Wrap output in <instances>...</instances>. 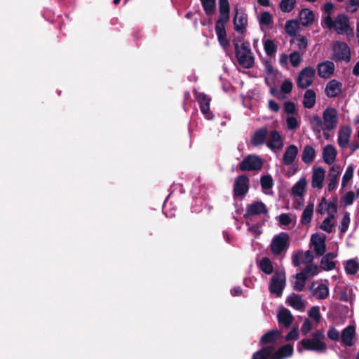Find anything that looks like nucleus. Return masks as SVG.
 <instances>
[{
	"label": "nucleus",
	"mask_w": 359,
	"mask_h": 359,
	"mask_svg": "<svg viewBox=\"0 0 359 359\" xmlns=\"http://www.w3.org/2000/svg\"><path fill=\"white\" fill-rule=\"evenodd\" d=\"M315 70L311 67L303 69L297 79V84L300 88H306L309 86L313 80Z\"/></svg>",
	"instance_id": "17"
},
{
	"label": "nucleus",
	"mask_w": 359,
	"mask_h": 359,
	"mask_svg": "<svg viewBox=\"0 0 359 359\" xmlns=\"http://www.w3.org/2000/svg\"><path fill=\"white\" fill-rule=\"evenodd\" d=\"M194 94L199 104L201 112L205 115L206 118L212 119L213 114L210 110L211 98L204 93L198 92L196 90H194Z\"/></svg>",
	"instance_id": "15"
},
{
	"label": "nucleus",
	"mask_w": 359,
	"mask_h": 359,
	"mask_svg": "<svg viewBox=\"0 0 359 359\" xmlns=\"http://www.w3.org/2000/svg\"><path fill=\"white\" fill-rule=\"evenodd\" d=\"M280 225H288L291 223L292 219L287 214L283 213L278 217Z\"/></svg>",
	"instance_id": "57"
},
{
	"label": "nucleus",
	"mask_w": 359,
	"mask_h": 359,
	"mask_svg": "<svg viewBox=\"0 0 359 359\" xmlns=\"http://www.w3.org/2000/svg\"><path fill=\"white\" fill-rule=\"evenodd\" d=\"M260 184L263 190L271 189L273 185L272 177L270 175L262 176L260 179Z\"/></svg>",
	"instance_id": "42"
},
{
	"label": "nucleus",
	"mask_w": 359,
	"mask_h": 359,
	"mask_svg": "<svg viewBox=\"0 0 359 359\" xmlns=\"http://www.w3.org/2000/svg\"><path fill=\"white\" fill-rule=\"evenodd\" d=\"M311 126L316 136L319 138L323 134L326 140L330 138L328 131L334 130L338 124L337 111L332 107L326 108L323 113V118L313 115L310 121Z\"/></svg>",
	"instance_id": "1"
},
{
	"label": "nucleus",
	"mask_w": 359,
	"mask_h": 359,
	"mask_svg": "<svg viewBox=\"0 0 359 359\" xmlns=\"http://www.w3.org/2000/svg\"><path fill=\"white\" fill-rule=\"evenodd\" d=\"M326 236L324 234L315 233L311 236V241L313 245V250L318 256L323 255L326 250Z\"/></svg>",
	"instance_id": "20"
},
{
	"label": "nucleus",
	"mask_w": 359,
	"mask_h": 359,
	"mask_svg": "<svg viewBox=\"0 0 359 359\" xmlns=\"http://www.w3.org/2000/svg\"><path fill=\"white\" fill-rule=\"evenodd\" d=\"M352 130L349 126H344L340 128L338 132L337 142L341 148H346L348 146Z\"/></svg>",
	"instance_id": "25"
},
{
	"label": "nucleus",
	"mask_w": 359,
	"mask_h": 359,
	"mask_svg": "<svg viewBox=\"0 0 359 359\" xmlns=\"http://www.w3.org/2000/svg\"><path fill=\"white\" fill-rule=\"evenodd\" d=\"M308 45L307 39L300 34L293 32V48H298V50H293V67L298 66L302 61V55L305 53Z\"/></svg>",
	"instance_id": "8"
},
{
	"label": "nucleus",
	"mask_w": 359,
	"mask_h": 359,
	"mask_svg": "<svg viewBox=\"0 0 359 359\" xmlns=\"http://www.w3.org/2000/svg\"><path fill=\"white\" fill-rule=\"evenodd\" d=\"M235 54L239 65L245 69L252 68L255 63V57L248 41H243L239 46L236 41H233Z\"/></svg>",
	"instance_id": "4"
},
{
	"label": "nucleus",
	"mask_w": 359,
	"mask_h": 359,
	"mask_svg": "<svg viewBox=\"0 0 359 359\" xmlns=\"http://www.w3.org/2000/svg\"><path fill=\"white\" fill-rule=\"evenodd\" d=\"M229 20L218 19L216 22L215 32L219 44L226 48L229 46V41L226 38V32L225 29V24Z\"/></svg>",
	"instance_id": "18"
},
{
	"label": "nucleus",
	"mask_w": 359,
	"mask_h": 359,
	"mask_svg": "<svg viewBox=\"0 0 359 359\" xmlns=\"http://www.w3.org/2000/svg\"><path fill=\"white\" fill-rule=\"evenodd\" d=\"M334 226V217H328L325 218L322 224L320 225L321 229L323 231L330 233L332 231V228Z\"/></svg>",
	"instance_id": "45"
},
{
	"label": "nucleus",
	"mask_w": 359,
	"mask_h": 359,
	"mask_svg": "<svg viewBox=\"0 0 359 359\" xmlns=\"http://www.w3.org/2000/svg\"><path fill=\"white\" fill-rule=\"evenodd\" d=\"M314 20V14L309 9H302L299 15V22L304 26H308Z\"/></svg>",
	"instance_id": "31"
},
{
	"label": "nucleus",
	"mask_w": 359,
	"mask_h": 359,
	"mask_svg": "<svg viewBox=\"0 0 359 359\" xmlns=\"http://www.w3.org/2000/svg\"><path fill=\"white\" fill-rule=\"evenodd\" d=\"M355 199V194L353 191H348L342 197H341V202L345 205H350L353 203V201Z\"/></svg>",
	"instance_id": "51"
},
{
	"label": "nucleus",
	"mask_w": 359,
	"mask_h": 359,
	"mask_svg": "<svg viewBox=\"0 0 359 359\" xmlns=\"http://www.w3.org/2000/svg\"><path fill=\"white\" fill-rule=\"evenodd\" d=\"M309 316L311 318L316 324H318L321 320V315L320 313V309L318 306H313L309 311Z\"/></svg>",
	"instance_id": "46"
},
{
	"label": "nucleus",
	"mask_w": 359,
	"mask_h": 359,
	"mask_svg": "<svg viewBox=\"0 0 359 359\" xmlns=\"http://www.w3.org/2000/svg\"><path fill=\"white\" fill-rule=\"evenodd\" d=\"M233 25L235 30L238 33L243 34L245 31L248 25L247 15L244 13L236 10L233 18Z\"/></svg>",
	"instance_id": "24"
},
{
	"label": "nucleus",
	"mask_w": 359,
	"mask_h": 359,
	"mask_svg": "<svg viewBox=\"0 0 359 359\" xmlns=\"http://www.w3.org/2000/svg\"><path fill=\"white\" fill-rule=\"evenodd\" d=\"M325 177V170L323 168H313L311 177L312 187L318 190L321 189L323 187Z\"/></svg>",
	"instance_id": "22"
},
{
	"label": "nucleus",
	"mask_w": 359,
	"mask_h": 359,
	"mask_svg": "<svg viewBox=\"0 0 359 359\" xmlns=\"http://www.w3.org/2000/svg\"><path fill=\"white\" fill-rule=\"evenodd\" d=\"M350 223V215L349 213L346 212L344 214L343 218L341 221L339 229L341 233H344L348 229Z\"/></svg>",
	"instance_id": "49"
},
{
	"label": "nucleus",
	"mask_w": 359,
	"mask_h": 359,
	"mask_svg": "<svg viewBox=\"0 0 359 359\" xmlns=\"http://www.w3.org/2000/svg\"><path fill=\"white\" fill-rule=\"evenodd\" d=\"M307 185V180L305 176H302L299 180L293 186V201L295 200L297 205L294 206L297 208L304 203V194L305 188Z\"/></svg>",
	"instance_id": "16"
},
{
	"label": "nucleus",
	"mask_w": 359,
	"mask_h": 359,
	"mask_svg": "<svg viewBox=\"0 0 359 359\" xmlns=\"http://www.w3.org/2000/svg\"><path fill=\"white\" fill-rule=\"evenodd\" d=\"M353 172H354V168L352 165H349L345 173L343 175L342 177V182H341V187L344 188L347 186L349 181L352 179L353 176Z\"/></svg>",
	"instance_id": "41"
},
{
	"label": "nucleus",
	"mask_w": 359,
	"mask_h": 359,
	"mask_svg": "<svg viewBox=\"0 0 359 359\" xmlns=\"http://www.w3.org/2000/svg\"><path fill=\"white\" fill-rule=\"evenodd\" d=\"M357 6H359V0H350L347 6V10L354 13L357 11Z\"/></svg>",
	"instance_id": "61"
},
{
	"label": "nucleus",
	"mask_w": 359,
	"mask_h": 359,
	"mask_svg": "<svg viewBox=\"0 0 359 359\" xmlns=\"http://www.w3.org/2000/svg\"><path fill=\"white\" fill-rule=\"evenodd\" d=\"M337 205L335 202L327 203L326 212L329 215V217L334 218V215L337 212Z\"/></svg>",
	"instance_id": "55"
},
{
	"label": "nucleus",
	"mask_w": 359,
	"mask_h": 359,
	"mask_svg": "<svg viewBox=\"0 0 359 359\" xmlns=\"http://www.w3.org/2000/svg\"><path fill=\"white\" fill-rule=\"evenodd\" d=\"M311 329H312V324H311V321L309 319H306L302 325V327H301L302 332L304 334H306L311 330Z\"/></svg>",
	"instance_id": "58"
},
{
	"label": "nucleus",
	"mask_w": 359,
	"mask_h": 359,
	"mask_svg": "<svg viewBox=\"0 0 359 359\" xmlns=\"http://www.w3.org/2000/svg\"><path fill=\"white\" fill-rule=\"evenodd\" d=\"M316 103V93L312 90H308L306 91L304 96L303 104L304 106L306 108H312Z\"/></svg>",
	"instance_id": "35"
},
{
	"label": "nucleus",
	"mask_w": 359,
	"mask_h": 359,
	"mask_svg": "<svg viewBox=\"0 0 359 359\" xmlns=\"http://www.w3.org/2000/svg\"><path fill=\"white\" fill-rule=\"evenodd\" d=\"M327 337L331 340L337 341L340 337L339 332L334 327H331L327 332Z\"/></svg>",
	"instance_id": "56"
},
{
	"label": "nucleus",
	"mask_w": 359,
	"mask_h": 359,
	"mask_svg": "<svg viewBox=\"0 0 359 359\" xmlns=\"http://www.w3.org/2000/svg\"><path fill=\"white\" fill-rule=\"evenodd\" d=\"M318 273V267L317 265L308 264L300 273L296 275L294 288L298 291H302L305 287L307 279Z\"/></svg>",
	"instance_id": "7"
},
{
	"label": "nucleus",
	"mask_w": 359,
	"mask_h": 359,
	"mask_svg": "<svg viewBox=\"0 0 359 359\" xmlns=\"http://www.w3.org/2000/svg\"><path fill=\"white\" fill-rule=\"evenodd\" d=\"M273 22L272 16L270 13L264 11L261 14L259 18V24L264 25H269Z\"/></svg>",
	"instance_id": "50"
},
{
	"label": "nucleus",
	"mask_w": 359,
	"mask_h": 359,
	"mask_svg": "<svg viewBox=\"0 0 359 359\" xmlns=\"http://www.w3.org/2000/svg\"><path fill=\"white\" fill-rule=\"evenodd\" d=\"M315 157V150L311 146L304 147L302 154V161L305 163H311Z\"/></svg>",
	"instance_id": "38"
},
{
	"label": "nucleus",
	"mask_w": 359,
	"mask_h": 359,
	"mask_svg": "<svg viewBox=\"0 0 359 359\" xmlns=\"http://www.w3.org/2000/svg\"><path fill=\"white\" fill-rule=\"evenodd\" d=\"M269 148L271 149H281L283 147V140L281 136L276 130L271 131L270 134V138L266 143Z\"/></svg>",
	"instance_id": "29"
},
{
	"label": "nucleus",
	"mask_w": 359,
	"mask_h": 359,
	"mask_svg": "<svg viewBox=\"0 0 359 359\" xmlns=\"http://www.w3.org/2000/svg\"><path fill=\"white\" fill-rule=\"evenodd\" d=\"M250 187L249 177L245 175L238 176L233 184V196L234 197H243L248 192Z\"/></svg>",
	"instance_id": "14"
},
{
	"label": "nucleus",
	"mask_w": 359,
	"mask_h": 359,
	"mask_svg": "<svg viewBox=\"0 0 359 359\" xmlns=\"http://www.w3.org/2000/svg\"><path fill=\"white\" fill-rule=\"evenodd\" d=\"M277 320L280 327L279 330L289 329L292 325V313L290 311L281 306L277 314Z\"/></svg>",
	"instance_id": "19"
},
{
	"label": "nucleus",
	"mask_w": 359,
	"mask_h": 359,
	"mask_svg": "<svg viewBox=\"0 0 359 359\" xmlns=\"http://www.w3.org/2000/svg\"><path fill=\"white\" fill-rule=\"evenodd\" d=\"M273 345L264 346L254 353L252 359H283L292 355V344L282 346L277 351Z\"/></svg>",
	"instance_id": "2"
},
{
	"label": "nucleus",
	"mask_w": 359,
	"mask_h": 359,
	"mask_svg": "<svg viewBox=\"0 0 359 359\" xmlns=\"http://www.w3.org/2000/svg\"><path fill=\"white\" fill-rule=\"evenodd\" d=\"M306 307V301L299 295L293 294V309L303 311Z\"/></svg>",
	"instance_id": "43"
},
{
	"label": "nucleus",
	"mask_w": 359,
	"mask_h": 359,
	"mask_svg": "<svg viewBox=\"0 0 359 359\" xmlns=\"http://www.w3.org/2000/svg\"><path fill=\"white\" fill-rule=\"evenodd\" d=\"M346 271L349 274H355L359 269V264L353 259L348 260L345 266Z\"/></svg>",
	"instance_id": "44"
},
{
	"label": "nucleus",
	"mask_w": 359,
	"mask_h": 359,
	"mask_svg": "<svg viewBox=\"0 0 359 359\" xmlns=\"http://www.w3.org/2000/svg\"><path fill=\"white\" fill-rule=\"evenodd\" d=\"M278 75H279V72H277V71L267 74L266 76V77H265V83H266V84L268 86H276V80L278 79Z\"/></svg>",
	"instance_id": "48"
},
{
	"label": "nucleus",
	"mask_w": 359,
	"mask_h": 359,
	"mask_svg": "<svg viewBox=\"0 0 359 359\" xmlns=\"http://www.w3.org/2000/svg\"><path fill=\"white\" fill-rule=\"evenodd\" d=\"M271 88L270 93L273 96L276 97L277 98L280 100H283L285 98V96L281 95V92L280 91V89H278L276 86H269Z\"/></svg>",
	"instance_id": "62"
},
{
	"label": "nucleus",
	"mask_w": 359,
	"mask_h": 359,
	"mask_svg": "<svg viewBox=\"0 0 359 359\" xmlns=\"http://www.w3.org/2000/svg\"><path fill=\"white\" fill-rule=\"evenodd\" d=\"M269 108L273 111H278L280 110V107L278 103H276L274 100H270L269 101Z\"/></svg>",
	"instance_id": "64"
},
{
	"label": "nucleus",
	"mask_w": 359,
	"mask_h": 359,
	"mask_svg": "<svg viewBox=\"0 0 359 359\" xmlns=\"http://www.w3.org/2000/svg\"><path fill=\"white\" fill-rule=\"evenodd\" d=\"M284 114H287L286 123L289 130H292V101L289 100L285 102Z\"/></svg>",
	"instance_id": "39"
},
{
	"label": "nucleus",
	"mask_w": 359,
	"mask_h": 359,
	"mask_svg": "<svg viewBox=\"0 0 359 359\" xmlns=\"http://www.w3.org/2000/svg\"><path fill=\"white\" fill-rule=\"evenodd\" d=\"M263 166V161L260 157L256 155H248L239 163L238 168L241 171L259 170Z\"/></svg>",
	"instance_id": "12"
},
{
	"label": "nucleus",
	"mask_w": 359,
	"mask_h": 359,
	"mask_svg": "<svg viewBox=\"0 0 359 359\" xmlns=\"http://www.w3.org/2000/svg\"><path fill=\"white\" fill-rule=\"evenodd\" d=\"M325 334L323 330H318L312 334L311 339H302L297 345V351L302 353L304 350L314 351L323 353L327 350V345L323 341Z\"/></svg>",
	"instance_id": "3"
},
{
	"label": "nucleus",
	"mask_w": 359,
	"mask_h": 359,
	"mask_svg": "<svg viewBox=\"0 0 359 359\" xmlns=\"http://www.w3.org/2000/svg\"><path fill=\"white\" fill-rule=\"evenodd\" d=\"M219 19L229 20L230 5L229 0H219Z\"/></svg>",
	"instance_id": "32"
},
{
	"label": "nucleus",
	"mask_w": 359,
	"mask_h": 359,
	"mask_svg": "<svg viewBox=\"0 0 359 359\" xmlns=\"http://www.w3.org/2000/svg\"><path fill=\"white\" fill-rule=\"evenodd\" d=\"M327 206V202L325 198L321 199L320 203L318 204L317 207V211L319 213H323L326 212V208Z\"/></svg>",
	"instance_id": "63"
},
{
	"label": "nucleus",
	"mask_w": 359,
	"mask_h": 359,
	"mask_svg": "<svg viewBox=\"0 0 359 359\" xmlns=\"http://www.w3.org/2000/svg\"><path fill=\"white\" fill-rule=\"evenodd\" d=\"M285 287V273L280 271L275 272V273L272 276L269 283V292L271 294H275L277 297H280Z\"/></svg>",
	"instance_id": "10"
},
{
	"label": "nucleus",
	"mask_w": 359,
	"mask_h": 359,
	"mask_svg": "<svg viewBox=\"0 0 359 359\" xmlns=\"http://www.w3.org/2000/svg\"><path fill=\"white\" fill-rule=\"evenodd\" d=\"M332 59L335 61L349 62L351 60V50L348 46L341 41L334 43Z\"/></svg>",
	"instance_id": "13"
},
{
	"label": "nucleus",
	"mask_w": 359,
	"mask_h": 359,
	"mask_svg": "<svg viewBox=\"0 0 359 359\" xmlns=\"http://www.w3.org/2000/svg\"><path fill=\"white\" fill-rule=\"evenodd\" d=\"M355 327L349 325L346 327L342 332L341 339L342 343L348 346H351L353 344V337L355 335Z\"/></svg>",
	"instance_id": "30"
},
{
	"label": "nucleus",
	"mask_w": 359,
	"mask_h": 359,
	"mask_svg": "<svg viewBox=\"0 0 359 359\" xmlns=\"http://www.w3.org/2000/svg\"><path fill=\"white\" fill-rule=\"evenodd\" d=\"M260 269L266 274H271L273 271L272 263L269 258L263 257L260 261Z\"/></svg>",
	"instance_id": "37"
},
{
	"label": "nucleus",
	"mask_w": 359,
	"mask_h": 359,
	"mask_svg": "<svg viewBox=\"0 0 359 359\" xmlns=\"http://www.w3.org/2000/svg\"><path fill=\"white\" fill-rule=\"evenodd\" d=\"M282 330H271L263 334L259 341V345L269 346L271 344L278 345L284 341H292V329H290L284 337Z\"/></svg>",
	"instance_id": "5"
},
{
	"label": "nucleus",
	"mask_w": 359,
	"mask_h": 359,
	"mask_svg": "<svg viewBox=\"0 0 359 359\" xmlns=\"http://www.w3.org/2000/svg\"><path fill=\"white\" fill-rule=\"evenodd\" d=\"M267 213V207L263 202L254 201L246 205L245 212L243 215V217L247 219L246 225H250V222H252V217L254 216Z\"/></svg>",
	"instance_id": "11"
},
{
	"label": "nucleus",
	"mask_w": 359,
	"mask_h": 359,
	"mask_svg": "<svg viewBox=\"0 0 359 359\" xmlns=\"http://www.w3.org/2000/svg\"><path fill=\"white\" fill-rule=\"evenodd\" d=\"M337 154L336 148L332 144H327L323 149V158L327 164L331 165L335 161Z\"/></svg>",
	"instance_id": "28"
},
{
	"label": "nucleus",
	"mask_w": 359,
	"mask_h": 359,
	"mask_svg": "<svg viewBox=\"0 0 359 359\" xmlns=\"http://www.w3.org/2000/svg\"><path fill=\"white\" fill-rule=\"evenodd\" d=\"M283 163L286 165H292V144L289 145L283 155Z\"/></svg>",
	"instance_id": "53"
},
{
	"label": "nucleus",
	"mask_w": 359,
	"mask_h": 359,
	"mask_svg": "<svg viewBox=\"0 0 359 359\" xmlns=\"http://www.w3.org/2000/svg\"><path fill=\"white\" fill-rule=\"evenodd\" d=\"M280 91L282 96L290 93L292 91V81L289 79L285 80L281 85Z\"/></svg>",
	"instance_id": "52"
},
{
	"label": "nucleus",
	"mask_w": 359,
	"mask_h": 359,
	"mask_svg": "<svg viewBox=\"0 0 359 359\" xmlns=\"http://www.w3.org/2000/svg\"><path fill=\"white\" fill-rule=\"evenodd\" d=\"M205 13L212 15L216 10V0H200Z\"/></svg>",
	"instance_id": "34"
},
{
	"label": "nucleus",
	"mask_w": 359,
	"mask_h": 359,
	"mask_svg": "<svg viewBox=\"0 0 359 359\" xmlns=\"http://www.w3.org/2000/svg\"><path fill=\"white\" fill-rule=\"evenodd\" d=\"M279 7L284 13L292 11V0H281Z\"/></svg>",
	"instance_id": "54"
},
{
	"label": "nucleus",
	"mask_w": 359,
	"mask_h": 359,
	"mask_svg": "<svg viewBox=\"0 0 359 359\" xmlns=\"http://www.w3.org/2000/svg\"><path fill=\"white\" fill-rule=\"evenodd\" d=\"M290 61L292 63V53L287 55L285 53H283L280 57V63L283 67H285L287 65V61Z\"/></svg>",
	"instance_id": "59"
},
{
	"label": "nucleus",
	"mask_w": 359,
	"mask_h": 359,
	"mask_svg": "<svg viewBox=\"0 0 359 359\" xmlns=\"http://www.w3.org/2000/svg\"><path fill=\"white\" fill-rule=\"evenodd\" d=\"M268 133V129L266 127L257 130L251 137L252 145L254 147L262 145L265 142Z\"/></svg>",
	"instance_id": "26"
},
{
	"label": "nucleus",
	"mask_w": 359,
	"mask_h": 359,
	"mask_svg": "<svg viewBox=\"0 0 359 359\" xmlns=\"http://www.w3.org/2000/svg\"><path fill=\"white\" fill-rule=\"evenodd\" d=\"M335 69L334 64L331 61H324L318 65V75L323 79L330 78L334 73Z\"/></svg>",
	"instance_id": "23"
},
{
	"label": "nucleus",
	"mask_w": 359,
	"mask_h": 359,
	"mask_svg": "<svg viewBox=\"0 0 359 359\" xmlns=\"http://www.w3.org/2000/svg\"><path fill=\"white\" fill-rule=\"evenodd\" d=\"M264 224V222L259 223V222H257V224H253L252 226L250 225H248L249 227H248V231H250V232H252L255 234H257V235H259L261 233V231H259V227H261Z\"/></svg>",
	"instance_id": "60"
},
{
	"label": "nucleus",
	"mask_w": 359,
	"mask_h": 359,
	"mask_svg": "<svg viewBox=\"0 0 359 359\" xmlns=\"http://www.w3.org/2000/svg\"><path fill=\"white\" fill-rule=\"evenodd\" d=\"M289 239L290 236L285 232L276 235L270 245L271 252L275 255H279L282 252H286L290 246Z\"/></svg>",
	"instance_id": "9"
},
{
	"label": "nucleus",
	"mask_w": 359,
	"mask_h": 359,
	"mask_svg": "<svg viewBox=\"0 0 359 359\" xmlns=\"http://www.w3.org/2000/svg\"><path fill=\"white\" fill-rule=\"evenodd\" d=\"M341 170V167L338 165H333L330 167L328 173V183L327 187L328 191H332L337 188Z\"/></svg>",
	"instance_id": "21"
},
{
	"label": "nucleus",
	"mask_w": 359,
	"mask_h": 359,
	"mask_svg": "<svg viewBox=\"0 0 359 359\" xmlns=\"http://www.w3.org/2000/svg\"><path fill=\"white\" fill-rule=\"evenodd\" d=\"M312 294L318 299H325L329 295V287L327 284L320 283L315 287V283L312 285Z\"/></svg>",
	"instance_id": "27"
},
{
	"label": "nucleus",
	"mask_w": 359,
	"mask_h": 359,
	"mask_svg": "<svg viewBox=\"0 0 359 359\" xmlns=\"http://www.w3.org/2000/svg\"><path fill=\"white\" fill-rule=\"evenodd\" d=\"M323 23L329 29H334L339 34L346 33L350 28L348 18L344 14H339L334 20L330 15H327Z\"/></svg>",
	"instance_id": "6"
},
{
	"label": "nucleus",
	"mask_w": 359,
	"mask_h": 359,
	"mask_svg": "<svg viewBox=\"0 0 359 359\" xmlns=\"http://www.w3.org/2000/svg\"><path fill=\"white\" fill-rule=\"evenodd\" d=\"M264 48L267 55L273 56L276 53L277 46L272 40L267 39L264 41Z\"/></svg>",
	"instance_id": "40"
},
{
	"label": "nucleus",
	"mask_w": 359,
	"mask_h": 359,
	"mask_svg": "<svg viewBox=\"0 0 359 359\" xmlns=\"http://www.w3.org/2000/svg\"><path fill=\"white\" fill-rule=\"evenodd\" d=\"M313 212V204H309L302 212L301 222L303 224H307L311 222Z\"/></svg>",
	"instance_id": "36"
},
{
	"label": "nucleus",
	"mask_w": 359,
	"mask_h": 359,
	"mask_svg": "<svg viewBox=\"0 0 359 359\" xmlns=\"http://www.w3.org/2000/svg\"><path fill=\"white\" fill-rule=\"evenodd\" d=\"M320 267L325 271H330L335 268V263L324 256L320 262Z\"/></svg>",
	"instance_id": "47"
},
{
	"label": "nucleus",
	"mask_w": 359,
	"mask_h": 359,
	"mask_svg": "<svg viewBox=\"0 0 359 359\" xmlns=\"http://www.w3.org/2000/svg\"><path fill=\"white\" fill-rule=\"evenodd\" d=\"M341 84L336 80L330 81L326 86L325 91L328 97H335L341 91Z\"/></svg>",
	"instance_id": "33"
}]
</instances>
